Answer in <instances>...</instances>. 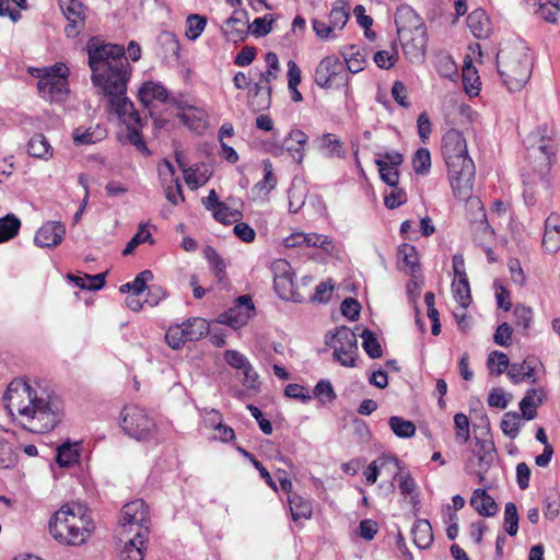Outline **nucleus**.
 <instances>
[{
  "mask_svg": "<svg viewBox=\"0 0 560 560\" xmlns=\"http://www.w3.org/2000/svg\"><path fill=\"white\" fill-rule=\"evenodd\" d=\"M301 83V69L293 60L288 61V88L291 92V98L293 102L299 103L303 101V96L298 90V85Z\"/></svg>",
  "mask_w": 560,
  "mask_h": 560,
  "instance_id": "nucleus-38",
  "label": "nucleus"
},
{
  "mask_svg": "<svg viewBox=\"0 0 560 560\" xmlns=\"http://www.w3.org/2000/svg\"><path fill=\"white\" fill-rule=\"evenodd\" d=\"M556 131L552 127L541 125L525 139L526 156L539 173L549 170L557 151Z\"/></svg>",
  "mask_w": 560,
  "mask_h": 560,
  "instance_id": "nucleus-6",
  "label": "nucleus"
},
{
  "mask_svg": "<svg viewBox=\"0 0 560 560\" xmlns=\"http://www.w3.org/2000/svg\"><path fill=\"white\" fill-rule=\"evenodd\" d=\"M504 526L505 532L511 536H516L518 532V513L516 504L508 502L504 506Z\"/></svg>",
  "mask_w": 560,
  "mask_h": 560,
  "instance_id": "nucleus-49",
  "label": "nucleus"
},
{
  "mask_svg": "<svg viewBox=\"0 0 560 560\" xmlns=\"http://www.w3.org/2000/svg\"><path fill=\"white\" fill-rule=\"evenodd\" d=\"M289 505L292 518L294 521L301 520V518H310L313 513L312 503L304 499L303 497L292 493L289 495Z\"/></svg>",
  "mask_w": 560,
  "mask_h": 560,
  "instance_id": "nucleus-32",
  "label": "nucleus"
},
{
  "mask_svg": "<svg viewBox=\"0 0 560 560\" xmlns=\"http://www.w3.org/2000/svg\"><path fill=\"white\" fill-rule=\"evenodd\" d=\"M313 394L322 404L331 402L337 397L331 383L327 380H320L315 385Z\"/></svg>",
  "mask_w": 560,
  "mask_h": 560,
  "instance_id": "nucleus-56",
  "label": "nucleus"
},
{
  "mask_svg": "<svg viewBox=\"0 0 560 560\" xmlns=\"http://www.w3.org/2000/svg\"><path fill=\"white\" fill-rule=\"evenodd\" d=\"M27 152L36 159L46 161L52 156V148L46 137L42 133H37L30 139L27 143Z\"/></svg>",
  "mask_w": 560,
  "mask_h": 560,
  "instance_id": "nucleus-30",
  "label": "nucleus"
},
{
  "mask_svg": "<svg viewBox=\"0 0 560 560\" xmlns=\"http://www.w3.org/2000/svg\"><path fill=\"white\" fill-rule=\"evenodd\" d=\"M39 78L37 89L43 98L49 102H62L69 90L67 79L61 75H46L37 73Z\"/></svg>",
  "mask_w": 560,
  "mask_h": 560,
  "instance_id": "nucleus-14",
  "label": "nucleus"
},
{
  "mask_svg": "<svg viewBox=\"0 0 560 560\" xmlns=\"http://www.w3.org/2000/svg\"><path fill=\"white\" fill-rule=\"evenodd\" d=\"M121 428L129 436L138 441L150 440L156 432L154 420L138 406L125 407L121 413Z\"/></svg>",
  "mask_w": 560,
  "mask_h": 560,
  "instance_id": "nucleus-8",
  "label": "nucleus"
},
{
  "mask_svg": "<svg viewBox=\"0 0 560 560\" xmlns=\"http://www.w3.org/2000/svg\"><path fill=\"white\" fill-rule=\"evenodd\" d=\"M541 245L546 253L556 254L560 249V230H545Z\"/></svg>",
  "mask_w": 560,
  "mask_h": 560,
  "instance_id": "nucleus-59",
  "label": "nucleus"
},
{
  "mask_svg": "<svg viewBox=\"0 0 560 560\" xmlns=\"http://www.w3.org/2000/svg\"><path fill=\"white\" fill-rule=\"evenodd\" d=\"M389 194H386L384 197L385 206L388 209H395L407 201V195L402 189L396 187H392Z\"/></svg>",
  "mask_w": 560,
  "mask_h": 560,
  "instance_id": "nucleus-63",
  "label": "nucleus"
},
{
  "mask_svg": "<svg viewBox=\"0 0 560 560\" xmlns=\"http://www.w3.org/2000/svg\"><path fill=\"white\" fill-rule=\"evenodd\" d=\"M277 185V177L272 171V164L269 160L264 161V178L255 185V189L270 192Z\"/></svg>",
  "mask_w": 560,
  "mask_h": 560,
  "instance_id": "nucleus-55",
  "label": "nucleus"
},
{
  "mask_svg": "<svg viewBox=\"0 0 560 560\" xmlns=\"http://www.w3.org/2000/svg\"><path fill=\"white\" fill-rule=\"evenodd\" d=\"M80 457L78 444H62L57 448L56 462L60 467H69L78 463Z\"/></svg>",
  "mask_w": 560,
  "mask_h": 560,
  "instance_id": "nucleus-36",
  "label": "nucleus"
},
{
  "mask_svg": "<svg viewBox=\"0 0 560 560\" xmlns=\"http://www.w3.org/2000/svg\"><path fill=\"white\" fill-rule=\"evenodd\" d=\"M398 257L402 259L410 273H415L419 269L418 254L415 246L410 244L400 245Z\"/></svg>",
  "mask_w": 560,
  "mask_h": 560,
  "instance_id": "nucleus-48",
  "label": "nucleus"
},
{
  "mask_svg": "<svg viewBox=\"0 0 560 560\" xmlns=\"http://www.w3.org/2000/svg\"><path fill=\"white\" fill-rule=\"evenodd\" d=\"M522 424L521 416L517 412H506L501 421V429L510 439H515Z\"/></svg>",
  "mask_w": 560,
  "mask_h": 560,
  "instance_id": "nucleus-51",
  "label": "nucleus"
},
{
  "mask_svg": "<svg viewBox=\"0 0 560 560\" xmlns=\"http://www.w3.org/2000/svg\"><path fill=\"white\" fill-rule=\"evenodd\" d=\"M318 150L327 156L342 158L345 151L341 140L332 133H325L316 140Z\"/></svg>",
  "mask_w": 560,
  "mask_h": 560,
  "instance_id": "nucleus-29",
  "label": "nucleus"
},
{
  "mask_svg": "<svg viewBox=\"0 0 560 560\" xmlns=\"http://www.w3.org/2000/svg\"><path fill=\"white\" fill-rule=\"evenodd\" d=\"M271 271L275 291L281 299L290 300L294 291V273L290 264L285 259H277L271 264Z\"/></svg>",
  "mask_w": 560,
  "mask_h": 560,
  "instance_id": "nucleus-13",
  "label": "nucleus"
},
{
  "mask_svg": "<svg viewBox=\"0 0 560 560\" xmlns=\"http://www.w3.org/2000/svg\"><path fill=\"white\" fill-rule=\"evenodd\" d=\"M413 544L419 549H425L433 542L432 527L427 520H417L411 529Z\"/></svg>",
  "mask_w": 560,
  "mask_h": 560,
  "instance_id": "nucleus-27",
  "label": "nucleus"
},
{
  "mask_svg": "<svg viewBox=\"0 0 560 560\" xmlns=\"http://www.w3.org/2000/svg\"><path fill=\"white\" fill-rule=\"evenodd\" d=\"M21 220L13 213L0 218V243L8 242L19 234Z\"/></svg>",
  "mask_w": 560,
  "mask_h": 560,
  "instance_id": "nucleus-34",
  "label": "nucleus"
},
{
  "mask_svg": "<svg viewBox=\"0 0 560 560\" xmlns=\"http://www.w3.org/2000/svg\"><path fill=\"white\" fill-rule=\"evenodd\" d=\"M3 401L9 413L19 416L22 427L33 433H47L61 419L62 404L59 397L40 386L32 387L23 380L9 384Z\"/></svg>",
  "mask_w": 560,
  "mask_h": 560,
  "instance_id": "nucleus-2",
  "label": "nucleus"
},
{
  "mask_svg": "<svg viewBox=\"0 0 560 560\" xmlns=\"http://www.w3.org/2000/svg\"><path fill=\"white\" fill-rule=\"evenodd\" d=\"M515 325L527 330L533 320V311L530 307L524 305H516L514 308Z\"/></svg>",
  "mask_w": 560,
  "mask_h": 560,
  "instance_id": "nucleus-60",
  "label": "nucleus"
},
{
  "mask_svg": "<svg viewBox=\"0 0 560 560\" xmlns=\"http://www.w3.org/2000/svg\"><path fill=\"white\" fill-rule=\"evenodd\" d=\"M388 425L394 434L401 439L411 438L416 433L415 423L398 416H392L388 419Z\"/></svg>",
  "mask_w": 560,
  "mask_h": 560,
  "instance_id": "nucleus-37",
  "label": "nucleus"
},
{
  "mask_svg": "<svg viewBox=\"0 0 560 560\" xmlns=\"http://www.w3.org/2000/svg\"><path fill=\"white\" fill-rule=\"evenodd\" d=\"M151 238L150 231L145 230L144 226H140L138 232L132 236V238L127 243L125 249L122 250V255L127 256L133 253V250L142 243L149 241Z\"/></svg>",
  "mask_w": 560,
  "mask_h": 560,
  "instance_id": "nucleus-61",
  "label": "nucleus"
},
{
  "mask_svg": "<svg viewBox=\"0 0 560 560\" xmlns=\"http://www.w3.org/2000/svg\"><path fill=\"white\" fill-rule=\"evenodd\" d=\"M497 67L504 85L511 92L522 90L532 74L530 58L518 49H500Z\"/></svg>",
  "mask_w": 560,
  "mask_h": 560,
  "instance_id": "nucleus-5",
  "label": "nucleus"
},
{
  "mask_svg": "<svg viewBox=\"0 0 560 560\" xmlns=\"http://www.w3.org/2000/svg\"><path fill=\"white\" fill-rule=\"evenodd\" d=\"M148 538H133L124 533H116L115 541L119 551V560H143V550Z\"/></svg>",
  "mask_w": 560,
  "mask_h": 560,
  "instance_id": "nucleus-16",
  "label": "nucleus"
},
{
  "mask_svg": "<svg viewBox=\"0 0 560 560\" xmlns=\"http://www.w3.org/2000/svg\"><path fill=\"white\" fill-rule=\"evenodd\" d=\"M346 65L336 56L323 58L314 72V82L322 89L342 88L348 84Z\"/></svg>",
  "mask_w": 560,
  "mask_h": 560,
  "instance_id": "nucleus-9",
  "label": "nucleus"
},
{
  "mask_svg": "<svg viewBox=\"0 0 560 560\" xmlns=\"http://www.w3.org/2000/svg\"><path fill=\"white\" fill-rule=\"evenodd\" d=\"M395 23L397 26L398 35H410L411 33L418 32L420 30H425L421 18L409 5H401L397 9L395 14Z\"/></svg>",
  "mask_w": 560,
  "mask_h": 560,
  "instance_id": "nucleus-20",
  "label": "nucleus"
},
{
  "mask_svg": "<svg viewBox=\"0 0 560 560\" xmlns=\"http://www.w3.org/2000/svg\"><path fill=\"white\" fill-rule=\"evenodd\" d=\"M412 166L416 174L425 175L431 168V155L428 149L420 148L412 159Z\"/></svg>",
  "mask_w": 560,
  "mask_h": 560,
  "instance_id": "nucleus-52",
  "label": "nucleus"
},
{
  "mask_svg": "<svg viewBox=\"0 0 560 560\" xmlns=\"http://www.w3.org/2000/svg\"><path fill=\"white\" fill-rule=\"evenodd\" d=\"M387 464H394L397 467L399 462L397 458L388 457V456H382V457H378L377 459L373 460L369 465L366 471L364 472L366 483L368 485L375 483L377 480L378 474H380V471H378L380 468L385 467Z\"/></svg>",
  "mask_w": 560,
  "mask_h": 560,
  "instance_id": "nucleus-44",
  "label": "nucleus"
},
{
  "mask_svg": "<svg viewBox=\"0 0 560 560\" xmlns=\"http://www.w3.org/2000/svg\"><path fill=\"white\" fill-rule=\"evenodd\" d=\"M326 345L334 349L332 357L342 366H355L358 355V340L355 334L348 327L341 326L326 340Z\"/></svg>",
  "mask_w": 560,
  "mask_h": 560,
  "instance_id": "nucleus-10",
  "label": "nucleus"
},
{
  "mask_svg": "<svg viewBox=\"0 0 560 560\" xmlns=\"http://www.w3.org/2000/svg\"><path fill=\"white\" fill-rule=\"evenodd\" d=\"M247 13L245 11H235L222 26L224 36L230 42H242L246 38L249 30Z\"/></svg>",
  "mask_w": 560,
  "mask_h": 560,
  "instance_id": "nucleus-19",
  "label": "nucleus"
},
{
  "mask_svg": "<svg viewBox=\"0 0 560 560\" xmlns=\"http://www.w3.org/2000/svg\"><path fill=\"white\" fill-rule=\"evenodd\" d=\"M455 438L458 444L465 445L470 439L469 419L465 413L454 416Z\"/></svg>",
  "mask_w": 560,
  "mask_h": 560,
  "instance_id": "nucleus-45",
  "label": "nucleus"
},
{
  "mask_svg": "<svg viewBox=\"0 0 560 560\" xmlns=\"http://www.w3.org/2000/svg\"><path fill=\"white\" fill-rule=\"evenodd\" d=\"M175 170L167 160L159 166V175L165 186V198L174 206L185 201L182 185L178 178H174Z\"/></svg>",
  "mask_w": 560,
  "mask_h": 560,
  "instance_id": "nucleus-15",
  "label": "nucleus"
},
{
  "mask_svg": "<svg viewBox=\"0 0 560 560\" xmlns=\"http://www.w3.org/2000/svg\"><path fill=\"white\" fill-rule=\"evenodd\" d=\"M442 154L455 197L467 200L472 192L476 168L474 161L468 156L466 139L462 132L456 129L445 132L442 139Z\"/></svg>",
  "mask_w": 560,
  "mask_h": 560,
  "instance_id": "nucleus-3",
  "label": "nucleus"
},
{
  "mask_svg": "<svg viewBox=\"0 0 560 560\" xmlns=\"http://www.w3.org/2000/svg\"><path fill=\"white\" fill-rule=\"evenodd\" d=\"M165 340L173 349H180L188 341L182 325L171 326L165 334Z\"/></svg>",
  "mask_w": 560,
  "mask_h": 560,
  "instance_id": "nucleus-57",
  "label": "nucleus"
},
{
  "mask_svg": "<svg viewBox=\"0 0 560 560\" xmlns=\"http://www.w3.org/2000/svg\"><path fill=\"white\" fill-rule=\"evenodd\" d=\"M205 257L209 262L211 272L219 279V281H222L225 277L226 269L224 259L211 246H207L205 248Z\"/></svg>",
  "mask_w": 560,
  "mask_h": 560,
  "instance_id": "nucleus-42",
  "label": "nucleus"
},
{
  "mask_svg": "<svg viewBox=\"0 0 560 560\" xmlns=\"http://www.w3.org/2000/svg\"><path fill=\"white\" fill-rule=\"evenodd\" d=\"M177 107L180 109V112L177 114V117L190 130L202 132L207 128L208 116L202 108L188 105L183 102L178 103Z\"/></svg>",
  "mask_w": 560,
  "mask_h": 560,
  "instance_id": "nucleus-21",
  "label": "nucleus"
},
{
  "mask_svg": "<svg viewBox=\"0 0 560 560\" xmlns=\"http://www.w3.org/2000/svg\"><path fill=\"white\" fill-rule=\"evenodd\" d=\"M106 135V128L101 125L90 126L86 129L77 128L73 131V141L75 144H93L103 140Z\"/></svg>",
  "mask_w": 560,
  "mask_h": 560,
  "instance_id": "nucleus-26",
  "label": "nucleus"
},
{
  "mask_svg": "<svg viewBox=\"0 0 560 560\" xmlns=\"http://www.w3.org/2000/svg\"><path fill=\"white\" fill-rule=\"evenodd\" d=\"M150 526L149 506L143 500H135L122 506L116 533H128L133 538H149Z\"/></svg>",
  "mask_w": 560,
  "mask_h": 560,
  "instance_id": "nucleus-7",
  "label": "nucleus"
},
{
  "mask_svg": "<svg viewBox=\"0 0 560 560\" xmlns=\"http://www.w3.org/2000/svg\"><path fill=\"white\" fill-rule=\"evenodd\" d=\"M361 311V305L355 299L347 298L341 303V313L350 320L358 319Z\"/></svg>",
  "mask_w": 560,
  "mask_h": 560,
  "instance_id": "nucleus-64",
  "label": "nucleus"
},
{
  "mask_svg": "<svg viewBox=\"0 0 560 560\" xmlns=\"http://www.w3.org/2000/svg\"><path fill=\"white\" fill-rule=\"evenodd\" d=\"M224 359L229 365L232 368L242 371L244 375L243 383L247 387H254L257 382L258 375L254 371L253 365L249 363L247 358L236 350H226L224 353Z\"/></svg>",
  "mask_w": 560,
  "mask_h": 560,
  "instance_id": "nucleus-22",
  "label": "nucleus"
},
{
  "mask_svg": "<svg viewBox=\"0 0 560 560\" xmlns=\"http://www.w3.org/2000/svg\"><path fill=\"white\" fill-rule=\"evenodd\" d=\"M250 317L247 313H243L242 310L232 307L229 311L220 314L217 322L219 324L228 325L233 329H238L246 325Z\"/></svg>",
  "mask_w": 560,
  "mask_h": 560,
  "instance_id": "nucleus-35",
  "label": "nucleus"
},
{
  "mask_svg": "<svg viewBox=\"0 0 560 560\" xmlns=\"http://www.w3.org/2000/svg\"><path fill=\"white\" fill-rule=\"evenodd\" d=\"M93 528L88 508L74 502L61 506L49 522V532L52 537L69 546L84 544Z\"/></svg>",
  "mask_w": 560,
  "mask_h": 560,
  "instance_id": "nucleus-4",
  "label": "nucleus"
},
{
  "mask_svg": "<svg viewBox=\"0 0 560 560\" xmlns=\"http://www.w3.org/2000/svg\"><path fill=\"white\" fill-rule=\"evenodd\" d=\"M207 25V18L199 14H190L187 18V31L186 36L195 40L197 39L203 32Z\"/></svg>",
  "mask_w": 560,
  "mask_h": 560,
  "instance_id": "nucleus-53",
  "label": "nucleus"
},
{
  "mask_svg": "<svg viewBox=\"0 0 560 560\" xmlns=\"http://www.w3.org/2000/svg\"><path fill=\"white\" fill-rule=\"evenodd\" d=\"M476 455L479 460V466L482 470H487L494 458V445L491 441L476 438Z\"/></svg>",
  "mask_w": 560,
  "mask_h": 560,
  "instance_id": "nucleus-41",
  "label": "nucleus"
},
{
  "mask_svg": "<svg viewBox=\"0 0 560 560\" xmlns=\"http://www.w3.org/2000/svg\"><path fill=\"white\" fill-rule=\"evenodd\" d=\"M363 342L362 347L366 354L372 359H377L382 357V347L373 331L370 329H364L361 335Z\"/></svg>",
  "mask_w": 560,
  "mask_h": 560,
  "instance_id": "nucleus-47",
  "label": "nucleus"
},
{
  "mask_svg": "<svg viewBox=\"0 0 560 560\" xmlns=\"http://www.w3.org/2000/svg\"><path fill=\"white\" fill-rule=\"evenodd\" d=\"M467 25L477 38H486L490 34V21L482 9L474 10L467 18Z\"/></svg>",
  "mask_w": 560,
  "mask_h": 560,
  "instance_id": "nucleus-25",
  "label": "nucleus"
},
{
  "mask_svg": "<svg viewBox=\"0 0 560 560\" xmlns=\"http://www.w3.org/2000/svg\"><path fill=\"white\" fill-rule=\"evenodd\" d=\"M180 325L188 341L199 340L209 334V324L203 318H189Z\"/></svg>",
  "mask_w": 560,
  "mask_h": 560,
  "instance_id": "nucleus-28",
  "label": "nucleus"
},
{
  "mask_svg": "<svg viewBox=\"0 0 560 560\" xmlns=\"http://www.w3.org/2000/svg\"><path fill=\"white\" fill-rule=\"evenodd\" d=\"M59 7L68 21L65 28L67 37H77L85 24L86 8L80 0H58Z\"/></svg>",
  "mask_w": 560,
  "mask_h": 560,
  "instance_id": "nucleus-12",
  "label": "nucleus"
},
{
  "mask_svg": "<svg viewBox=\"0 0 560 560\" xmlns=\"http://www.w3.org/2000/svg\"><path fill=\"white\" fill-rule=\"evenodd\" d=\"M399 37L406 57L411 62L422 61L427 49L425 30H420L418 32L411 33L410 35L400 34Z\"/></svg>",
  "mask_w": 560,
  "mask_h": 560,
  "instance_id": "nucleus-17",
  "label": "nucleus"
},
{
  "mask_svg": "<svg viewBox=\"0 0 560 560\" xmlns=\"http://www.w3.org/2000/svg\"><path fill=\"white\" fill-rule=\"evenodd\" d=\"M542 402L541 393L537 389H530L520 402L522 417L526 420L536 418V407Z\"/></svg>",
  "mask_w": 560,
  "mask_h": 560,
  "instance_id": "nucleus-33",
  "label": "nucleus"
},
{
  "mask_svg": "<svg viewBox=\"0 0 560 560\" xmlns=\"http://www.w3.org/2000/svg\"><path fill=\"white\" fill-rule=\"evenodd\" d=\"M212 214L218 222L223 224L237 222L242 218V212L240 210L229 207L225 202H221Z\"/></svg>",
  "mask_w": 560,
  "mask_h": 560,
  "instance_id": "nucleus-46",
  "label": "nucleus"
},
{
  "mask_svg": "<svg viewBox=\"0 0 560 560\" xmlns=\"http://www.w3.org/2000/svg\"><path fill=\"white\" fill-rule=\"evenodd\" d=\"M350 18V4L347 0H336L329 13V23L335 30H342Z\"/></svg>",
  "mask_w": 560,
  "mask_h": 560,
  "instance_id": "nucleus-31",
  "label": "nucleus"
},
{
  "mask_svg": "<svg viewBox=\"0 0 560 560\" xmlns=\"http://www.w3.org/2000/svg\"><path fill=\"white\" fill-rule=\"evenodd\" d=\"M267 63L266 72L260 73V82L254 85V96L249 100L248 104L253 110H261L269 106L271 88L268 85L271 79L277 78L279 71V59L275 52H267L265 56Z\"/></svg>",
  "mask_w": 560,
  "mask_h": 560,
  "instance_id": "nucleus-11",
  "label": "nucleus"
},
{
  "mask_svg": "<svg viewBox=\"0 0 560 560\" xmlns=\"http://www.w3.org/2000/svg\"><path fill=\"white\" fill-rule=\"evenodd\" d=\"M381 179L390 187H396L399 182V173L397 167L386 166L385 164L377 163Z\"/></svg>",
  "mask_w": 560,
  "mask_h": 560,
  "instance_id": "nucleus-62",
  "label": "nucleus"
},
{
  "mask_svg": "<svg viewBox=\"0 0 560 560\" xmlns=\"http://www.w3.org/2000/svg\"><path fill=\"white\" fill-rule=\"evenodd\" d=\"M533 373H534V369L526 361H524L521 364H517V363L512 364L508 371L509 377L514 383H520L523 380H525L526 377H530L533 375Z\"/></svg>",
  "mask_w": 560,
  "mask_h": 560,
  "instance_id": "nucleus-58",
  "label": "nucleus"
},
{
  "mask_svg": "<svg viewBox=\"0 0 560 560\" xmlns=\"http://www.w3.org/2000/svg\"><path fill=\"white\" fill-rule=\"evenodd\" d=\"M452 290L454 293V298L458 302V304L463 308L468 307L471 302L468 278H455V280L452 283Z\"/></svg>",
  "mask_w": 560,
  "mask_h": 560,
  "instance_id": "nucleus-39",
  "label": "nucleus"
},
{
  "mask_svg": "<svg viewBox=\"0 0 560 560\" xmlns=\"http://www.w3.org/2000/svg\"><path fill=\"white\" fill-rule=\"evenodd\" d=\"M91 80L98 94L107 97V110L126 126L139 124L142 118L126 96L131 67L121 45L101 44L95 37L86 46Z\"/></svg>",
  "mask_w": 560,
  "mask_h": 560,
  "instance_id": "nucleus-1",
  "label": "nucleus"
},
{
  "mask_svg": "<svg viewBox=\"0 0 560 560\" xmlns=\"http://www.w3.org/2000/svg\"><path fill=\"white\" fill-rule=\"evenodd\" d=\"M470 505L476 512L485 517L495 515L498 505L492 497L485 489H476L470 499Z\"/></svg>",
  "mask_w": 560,
  "mask_h": 560,
  "instance_id": "nucleus-24",
  "label": "nucleus"
},
{
  "mask_svg": "<svg viewBox=\"0 0 560 560\" xmlns=\"http://www.w3.org/2000/svg\"><path fill=\"white\" fill-rule=\"evenodd\" d=\"M487 365L491 373L501 375L509 368L510 361L505 353L495 350L489 354Z\"/></svg>",
  "mask_w": 560,
  "mask_h": 560,
  "instance_id": "nucleus-54",
  "label": "nucleus"
},
{
  "mask_svg": "<svg viewBox=\"0 0 560 560\" xmlns=\"http://www.w3.org/2000/svg\"><path fill=\"white\" fill-rule=\"evenodd\" d=\"M66 234V226L60 221H47L35 234L34 243L38 247H56Z\"/></svg>",
  "mask_w": 560,
  "mask_h": 560,
  "instance_id": "nucleus-18",
  "label": "nucleus"
},
{
  "mask_svg": "<svg viewBox=\"0 0 560 560\" xmlns=\"http://www.w3.org/2000/svg\"><path fill=\"white\" fill-rule=\"evenodd\" d=\"M127 132L125 136V142L135 145L141 152H148V148L145 142L143 141L141 129L143 127V121L141 120L139 124L126 126Z\"/></svg>",
  "mask_w": 560,
  "mask_h": 560,
  "instance_id": "nucleus-50",
  "label": "nucleus"
},
{
  "mask_svg": "<svg viewBox=\"0 0 560 560\" xmlns=\"http://www.w3.org/2000/svg\"><path fill=\"white\" fill-rule=\"evenodd\" d=\"M176 162L178 163L179 167L183 170L184 179L190 189L195 190L198 187L206 184L208 178L203 174H199L198 168L186 167L185 164L180 161L178 154H176Z\"/></svg>",
  "mask_w": 560,
  "mask_h": 560,
  "instance_id": "nucleus-43",
  "label": "nucleus"
},
{
  "mask_svg": "<svg viewBox=\"0 0 560 560\" xmlns=\"http://www.w3.org/2000/svg\"><path fill=\"white\" fill-rule=\"evenodd\" d=\"M138 98L145 108L151 110L150 106L152 102L158 101L166 103L168 100V93L165 86L161 83L147 81L140 86L138 91ZM150 114L152 115V112H150Z\"/></svg>",
  "mask_w": 560,
  "mask_h": 560,
  "instance_id": "nucleus-23",
  "label": "nucleus"
},
{
  "mask_svg": "<svg viewBox=\"0 0 560 560\" xmlns=\"http://www.w3.org/2000/svg\"><path fill=\"white\" fill-rule=\"evenodd\" d=\"M494 232L489 225L486 213H482V219L474 224V238L480 246H487L493 241Z\"/></svg>",
  "mask_w": 560,
  "mask_h": 560,
  "instance_id": "nucleus-40",
  "label": "nucleus"
}]
</instances>
